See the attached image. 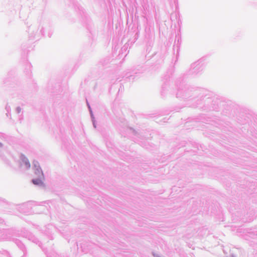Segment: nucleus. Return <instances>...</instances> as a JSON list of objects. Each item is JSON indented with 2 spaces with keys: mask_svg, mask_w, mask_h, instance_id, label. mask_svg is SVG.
Masks as SVG:
<instances>
[{
  "mask_svg": "<svg viewBox=\"0 0 257 257\" xmlns=\"http://www.w3.org/2000/svg\"><path fill=\"white\" fill-rule=\"evenodd\" d=\"M36 173L38 175L39 177L41 178L33 179L32 180L33 183L35 185H41L43 184L41 178L43 177V174L41 170H37Z\"/></svg>",
  "mask_w": 257,
  "mask_h": 257,
  "instance_id": "obj_1",
  "label": "nucleus"
},
{
  "mask_svg": "<svg viewBox=\"0 0 257 257\" xmlns=\"http://www.w3.org/2000/svg\"><path fill=\"white\" fill-rule=\"evenodd\" d=\"M24 162L25 164L26 167L27 168H29L30 167V164L27 160H24Z\"/></svg>",
  "mask_w": 257,
  "mask_h": 257,
  "instance_id": "obj_2",
  "label": "nucleus"
}]
</instances>
